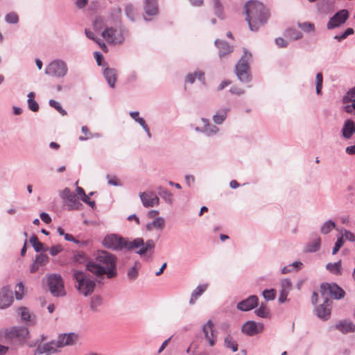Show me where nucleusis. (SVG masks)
Returning a JSON list of instances; mask_svg holds the SVG:
<instances>
[{
	"label": "nucleus",
	"instance_id": "nucleus-1",
	"mask_svg": "<svg viewBox=\"0 0 355 355\" xmlns=\"http://www.w3.org/2000/svg\"><path fill=\"white\" fill-rule=\"evenodd\" d=\"M116 257L106 251L98 250L94 259L86 264L88 271L100 278L106 275L108 279H112L117 275Z\"/></svg>",
	"mask_w": 355,
	"mask_h": 355
},
{
	"label": "nucleus",
	"instance_id": "nucleus-2",
	"mask_svg": "<svg viewBox=\"0 0 355 355\" xmlns=\"http://www.w3.org/2000/svg\"><path fill=\"white\" fill-rule=\"evenodd\" d=\"M245 20L252 31H257L263 26L269 19L270 12L260 1H248L245 6Z\"/></svg>",
	"mask_w": 355,
	"mask_h": 355
},
{
	"label": "nucleus",
	"instance_id": "nucleus-3",
	"mask_svg": "<svg viewBox=\"0 0 355 355\" xmlns=\"http://www.w3.org/2000/svg\"><path fill=\"white\" fill-rule=\"evenodd\" d=\"M71 271L78 291L85 297L92 295L96 285L95 281L85 272L75 269Z\"/></svg>",
	"mask_w": 355,
	"mask_h": 355
},
{
	"label": "nucleus",
	"instance_id": "nucleus-4",
	"mask_svg": "<svg viewBox=\"0 0 355 355\" xmlns=\"http://www.w3.org/2000/svg\"><path fill=\"white\" fill-rule=\"evenodd\" d=\"M155 243L153 239H148L146 242L142 238L134 239H125L123 249L128 251H135L140 256H147L148 252L155 248Z\"/></svg>",
	"mask_w": 355,
	"mask_h": 355
},
{
	"label": "nucleus",
	"instance_id": "nucleus-5",
	"mask_svg": "<svg viewBox=\"0 0 355 355\" xmlns=\"http://www.w3.org/2000/svg\"><path fill=\"white\" fill-rule=\"evenodd\" d=\"M0 337L4 338L8 343H17L23 345L29 338L28 328L22 326H15L10 328H6L0 331Z\"/></svg>",
	"mask_w": 355,
	"mask_h": 355
},
{
	"label": "nucleus",
	"instance_id": "nucleus-6",
	"mask_svg": "<svg viewBox=\"0 0 355 355\" xmlns=\"http://www.w3.org/2000/svg\"><path fill=\"white\" fill-rule=\"evenodd\" d=\"M322 297L324 299L325 303L331 302L329 297L334 300H340L345 295V291L336 283H322L320 287Z\"/></svg>",
	"mask_w": 355,
	"mask_h": 355
},
{
	"label": "nucleus",
	"instance_id": "nucleus-7",
	"mask_svg": "<svg viewBox=\"0 0 355 355\" xmlns=\"http://www.w3.org/2000/svg\"><path fill=\"white\" fill-rule=\"evenodd\" d=\"M252 58V54L247 49H243V55L236 65V74L242 82H249L251 79L248 62Z\"/></svg>",
	"mask_w": 355,
	"mask_h": 355
},
{
	"label": "nucleus",
	"instance_id": "nucleus-8",
	"mask_svg": "<svg viewBox=\"0 0 355 355\" xmlns=\"http://www.w3.org/2000/svg\"><path fill=\"white\" fill-rule=\"evenodd\" d=\"M48 285L51 293L55 297L65 295L62 278L59 274H51L48 277Z\"/></svg>",
	"mask_w": 355,
	"mask_h": 355
},
{
	"label": "nucleus",
	"instance_id": "nucleus-9",
	"mask_svg": "<svg viewBox=\"0 0 355 355\" xmlns=\"http://www.w3.org/2000/svg\"><path fill=\"white\" fill-rule=\"evenodd\" d=\"M125 239L117 234H108L102 241V245L105 248L112 250H123V243Z\"/></svg>",
	"mask_w": 355,
	"mask_h": 355
},
{
	"label": "nucleus",
	"instance_id": "nucleus-10",
	"mask_svg": "<svg viewBox=\"0 0 355 355\" xmlns=\"http://www.w3.org/2000/svg\"><path fill=\"white\" fill-rule=\"evenodd\" d=\"M67 66L64 62L54 60L46 67L45 73L53 76L63 77L67 74Z\"/></svg>",
	"mask_w": 355,
	"mask_h": 355
},
{
	"label": "nucleus",
	"instance_id": "nucleus-11",
	"mask_svg": "<svg viewBox=\"0 0 355 355\" xmlns=\"http://www.w3.org/2000/svg\"><path fill=\"white\" fill-rule=\"evenodd\" d=\"M102 37L110 44H121L124 37L120 30L114 28H107L102 33Z\"/></svg>",
	"mask_w": 355,
	"mask_h": 355
},
{
	"label": "nucleus",
	"instance_id": "nucleus-12",
	"mask_svg": "<svg viewBox=\"0 0 355 355\" xmlns=\"http://www.w3.org/2000/svg\"><path fill=\"white\" fill-rule=\"evenodd\" d=\"M348 17L349 12L347 10L343 9L340 10L330 18L327 24V29L331 30L340 26L345 23Z\"/></svg>",
	"mask_w": 355,
	"mask_h": 355
},
{
	"label": "nucleus",
	"instance_id": "nucleus-13",
	"mask_svg": "<svg viewBox=\"0 0 355 355\" xmlns=\"http://www.w3.org/2000/svg\"><path fill=\"white\" fill-rule=\"evenodd\" d=\"M14 302L13 292L8 285L0 289V309L10 307Z\"/></svg>",
	"mask_w": 355,
	"mask_h": 355
},
{
	"label": "nucleus",
	"instance_id": "nucleus-14",
	"mask_svg": "<svg viewBox=\"0 0 355 355\" xmlns=\"http://www.w3.org/2000/svg\"><path fill=\"white\" fill-rule=\"evenodd\" d=\"M263 329L264 325L263 323L249 320L243 324L241 331L248 336H253L261 333Z\"/></svg>",
	"mask_w": 355,
	"mask_h": 355
},
{
	"label": "nucleus",
	"instance_id": "nucleus-15",
	"mask_svg": "<svg viewBox=\"0 0 355 355\" xmlns=\"http://www.w3.org/2000/svg\"><path fill=\"white\" fill-rule=\"evenodd\" d=\"M78 339V335L73 332L60 334L55 342L56 347H62L64 346L73 345L77 342Z\"/></svg>",
	"mask_w": 355,
	"mask_h": 355
},
{
	"label": "nucleus",
	"instance_id": "nucleus-16",
	"mask_svg": "<svg viewBox=\"0 0 355 355\" xmlns=\"http://www.w3.org/2000/svg\"><path fill=\"white\" fill-rule=\"evenodd\" d=\"M259 298L257 295H252L248 298L239 302L236 308L241 311H248L257 306Z\"/></svg>",
	"mask_w": 355,
	"mask_h": 355
},
{
	"label": "nucleus",
	"instance_id": "nucleus-17",
	"mask_svg": "<svg viewBox=\"0 0 355 355\" xmlns=\"http://www.w3.org/2000/svg\"><path fill=\"white\" fill-rule=\"evenodd\" d=\"M214 324L209 320L206 324L203 325L202 331L205 335V339L208 341L210 346H214L216 344V336L214 334Z\"/></svg>",
	"mask_w": 355,
	"mask_h": 355
},
{
	"label": "nucleus",
	"instance_id": "nucleus-18",
	"mask_svg": "<svg viewBox=\"0 0 355 355\" xmlns=\"http://www.w3.org/2000/svg\"><path fill=\"white\" fill-rule=\"evenodd\" d=\"M323 300L324 302L322 304H319L315 308V313L319 318L327 320L331 315V302L325 303L324 299Z\"/></svg>",
	"mask_w": 355,
	"mask_h": 355
},
{
	"label": "nucleus",
	"instance_id": "nucleus-19",
	"mask_svg": "<svg viewBox=\"0 0 355 355\" xmlns=\"http://www.w3.org/2000/svg\"><path fill=\"white\" fill-rule=\"evenodd\" d=\"M165 223H147L146 234L149 237L158 239L164 228Z\"/></svg>",
	"mask_w": 355,
	"mask_h": 355
},
{
	"label": "nucleus",
	"instance_id": "nucleus-20",
	"mask_svg": "<svg viewBox=\"0 0 355 355\" xmlns=\"http://www.w3.org/2000/svg\"><path fill=\"white\" fill-rule=\"evenodd\" d=\"M55 342H50L43 345H38L34 355L51 354L57 352Z\"/></svg>",
	"mask_w": 355,
	"mask_h": 355
},
{
	"label": "nucleus",
	"instance_id": "nucleus-21",
	"mask_svg": "<svg viewBox=\"0 0 355 355\" xmlns=\"http://www.w3.org/2000/svg\"><path fill=\"white\" fill-rule=\"evenodd\" d=\"M140 198L145 207H153L159 203V198L153 192L141 193Z\"/></svg>",
	"mask_w": 355,
	"mask_h": 355
},
{
	"label": "nucleus",
	"instance_id": "nucleus-22",
	"mask_svg": "<svg viewBox=\"0 0 355 355\" xmlns=\"http://www.w3.org/2000/svg\"><path fill=\"white\" fill-rule=\"evenodd\" d=\"M215 45L218 49V55L220 59L230 55L233 51V46L229 43L223 40H216Z\"/></svg>",
	"mask_w": 355,
	"mask_h": 355
},
{
	"label": "nucleus",
	"instance_id": "nucleus-23",
	"mask_svg": "<svg viewBox=\"0 0 355 355\" xmlns=\"http://www.w3.org/2000/svg\"><path fill=\"white\" fill-rule=\"evenodd\" d=\"M336 328L343 334L355 331V324L351 321L340 320L336 324Z\"/></svg>",
	"mask_w": 355,
	"mask_h": 355
},
{
	"label": "nucleus",
	"instance_id": "nucleus-24",
	"mask_svg": "<svg viewBox=\"0 0 355 355\" xmlns=\"http://www.w3.org/2000/svg\"><path fill=\"white\" fill-rule=\"evenodd\" d=\"M158 0H146L144 10L146 15L150 16L156 15L158 13Z\"/></svg>",
	"mask_w": 355,
	"mask_h": 355
},
{
	"label": "nucleus",
	"instance_id": "nucleus-25",
	"mask_svg": "<svg viewBox=\"0 0 355 355\" xmlns=\"http://www.w3.org/2000/svg\"><path fill=\"white\" fill-rule=\"evenodd\" d=\"M355 133V123L350 119L345 121L343 128V135L346 139H349Z\"/></svg>",
	"mask_w": 355,
	"mask_h": 355
},
{
	"label": "nucleus",
	"instance_id": "nucleus-26",
	"mask_svg": "<svg viewBox=\"0 0 355 355\" xmlns=\"http://www.w3.org/2000/svg\"><path fill=\"white\" fill-rule=\"evenodd\" d=\"M207 284H201L198 286L191 293L189 300L190 304H194L199 297L207 290Z\"/></svg>",
	"mask_w": 355,
	"mask_h": 355
},
{
	"label": "nucleus",
	"instance_id": "nucleus-27",
	"mask_svg": "<svg viewBox=\"0 0 355 355\" xmlns=\"http://www.w3.org/2000/svg\"><path fill=\"white\" fill-rule=\"evenodd\" d=\"M104 76L110 86L114 87L116 79L115 70L113 69L106 68L104 71Z\"/></svg>",
	"mask_w": 355,
	"mask_h": 355
},
{
	"label": "nucleus",
	"instance_id": "nucleus-28",
	"mask_svg": "<svg viewBox=\"0 0 355 355\" xmlns=\"http://www.w3.org/2000/svg\"><path fill=\"white\" fill-rule=\"evenodd\" d=\"M204 123V127L200 129L201 131L206 132L208 135L216 134L218 131V128L209 123L208 121L204 119H201ZM196 130H200L199 128H196Z\"/></svg>",
	"mask_w": 355,
	"mask_h": 355
},
{
	"label": "nucleus",
	"instance_id": "nucleus-29",
	"mask_svg": "<svg viewBox=\"0 0 355 355\" xmlns=\"http://www.w3.org/2000/svg\"><path fill=\"white\" fill-rule=\"evenodd\" d=\"M18 313L20 315L23 321L29 322L30 324H34V322L32 320V315L31 314L28 308L25 306L19 308Z\"/></svg>",
	"mask_w": 355,
	"mask_h": 355
},
{
	"label": "nucleus",
	"instance_id": "nucleus-30",
	"mask_svg": "<svg viewBox=\"0 0 355 355\" xmlns=\"http://www.w3.org/2000/svg\"><path fill=\"white\" fill-rule=\"evenodd\" d=\"M66 201L67 206L71 209H78L80 207L82 206V204L80 203L77 196L75 193L71 195V196H69V198L67 200H66Z\"/></svg>",
	"mask_w": 355,
	"mask_h": 355
},
{
	"label": "nucleus",
	"instance_id": "nucleus-31",
	"mask_svg": "<svg viewBox=\"0 0 355 355\" xmlns=\"http://www.w3.org/2000/svg\"><path fill=\"white\" fill-rule=\"evenodd\" d=\"M326 268L329 270L331 273L340 275L342 274V269H341V260H339L337 262L335 263H329L326 266Z\"/></svg>",
	"mask_w": 355,
	"mask_h": 355
},
{
	"label": "nucleus",
	"instance_id": "nucleus-32",
	"mask_svg": "<svg viewBox=\"0 0 355 355\" xmlns=\"http://www.w3.org/2000/svg\"><path fill=\"white\" fill-rule=\"evenodd\" d=\"M320 244L321 239L320 237H317L307 244L306 251L310 252H315L319 250Z\"/></svg>",
	"mask_w": 355,
	"mask_h": 355
},
{
	"label": "nucleus",
	"instance_id": "nucleus-33",
	"mask_svg": "<svg viewBox=\"0 0 355 355\" xmlns=\"http://www.w3.org/2000/svg\"><path fill=\"white\" fill-rule=\"evenodd\" d=\"M224 345L225 347L231 349L233 352L238 350V344L230 335H227L225 338Z\"/></svg>",
	"mask_w": 355,
	"mask_h": 355
},
{
	"label": "nucleus",
	"instance_id": "nucleus-34",
	"mask_svg": "<svg viewBox=\"0 0 355 355\" xmlns=\"http://www.w3.org/2000/svg\"><path fill=\"white\" fill-rule=\"evenodd\" d=\"M255 313L257 316L262 318H269L270 315V311L266 306V304H263V303L261 304V306L255 310Z\"/></svg>",
	"mask_w": 355,
	"mask_h": 355
},
{
	"label": "nucleus",
	"instance_id": "nucleus-35",
	"mask_svg": "<svg viewBox=\"0 0 355 355\" xmlns=\"http://www.w3.org/2000/svg\"><path fill=\"white\" fill-rule=\"evenodd\" d=\"M131 117L138 122L143 128L149 134V128L146 123L145 120L143 118L139 117V113L138 112H130Z\"/></svg>",
	"mask_w": 355,
	"mask_h": 355
},
{
	"label": "nucleus",
	"instance_id": "nucleus-36",
	"mask_svg": "<svg viewBox=\"0 0 355 355\" xmlns=\"http://www.w3.org/2000/svg\"><path fill=\"white\" fill-rule=\"evenodd\" d=\"M227 110H218L214 116V121L217 124H221L227 117Z\"/></svg>",
	"mask_w": 355,
	"mask_h": 355
},
{
	"label": "nucleus",
	"instance_id": "nucleus-37",
	"mask_svg": "<svg viewBox=\"0 0 355 355\" xmlns=\"http://www.w3.org/2000/svg\"><path fill=\"white\" fill-rule=\"evenodd\" d=\"M35 94L33 92H30L28 94V107L33 112H37L39 110V105L34 100Z\"/></svg>",
	"mask_w": 355,
	"mask_h": 355
},
{
	"label": "nucleus",
	"instance_id": "nucleus-38",
	"mask_svg": "<svg viewBox=\"0 0 355 355\" xmlns=\"http://www.w3.org/2000/svg\"><path fill=\"white\" fill-rule=\"evenodd\" d=\"M103 299L100 295H94L91 299L90 308L94 311H97L98 307L101 305Z\"/></svg>",
	"mask_w": 355,
	"mask_h": 355
},
{
	"label": "nucleus",
	"instance_id": "nucleus-39",
	"mask_svg": "<svg viewBox=\"0 0 355 355\" xmlns=\"http://www.w3.org/2000/svg\"><path fill=\"white\" fill-rule=\"evenodd\" d=\"M30 243L32 244V246L37 252L45 250L43 249V244L38 241V239L35 235H33L31 237Z\"/></svg>",
	"mask_w": 355,
	"mask_h": 355
},
{
	"label": "nucleus",
	"instance_id": "nucleus-40",
	"mask_svg": "<svg viewBox=\"0 0 355 355\" xmlns=\"http://www.w3.org/2000/svg\"><path fill=\"white\" fill-rule=\"evenodd\" d=\"M87 255L84 252L78 251L73 256V261L76 263H83L87 261Z\"/></svg>",
	"mask_w": 355,
	"mask_h": 355
},
{
	"label": "nucleus",
	"instance_id": "nucleus-41",
	"mask_svg": "<svg viewBox=\"0 0 355 355\" xmlns=\"http://www.w3.org/2000/svg\"><path fill=\"white\" fill-rule=\"evenodd\" d=\"M203 76L204 73L201 71H196L193 73H190L187 76L186 82L193 83L196 78L200 80L203 79Z\"/></svg>",
	"mask_w": 355,
	"mask_h": 355
},
{
	"label": "nucleus",
	"instance_id": "nucleus-42",
	"mask_svg": "<svg viewBox=\"0 0 355 355\" xmlns=\"http://www.w3.org/2000/svg\"><path fill=\"white\" fill-rule=\"evenodd\" d=\"M24 286L22 282L17 284L15 286V295L17 300H21L24 297Z\"/></svg>",
	"mask_w": 355,
	"mask_h": 355
},
{
	"label": "nucleus",
	"instance_id": "nucleus-43",
	"mask_svg": "<svg viewBox=\"0 0 355 355\" xmlns=\"http://www.w3.org/2000/svg\"><path fill=\"white\" fill-rule=\"evenodd\" d=\"M138 263L137 262H135V266L131 267L130 268L128 269V272H127V276H128V278L130 280V281H133L135 279H136L138 277V270L136 267V265Z\"/></svg>",
	"mask_w": 355,
	"mask_h": 355
},
{
	"label": "nucleus",
	"instance_id": "nucleus-44",
	"mask_svg": "<svg viewBox=\"0 0 355 355\" xmlns=\"http://www.w3.org/2000/svg\"><path fill=\"white\" fill-rule=\"evenodd\" d=\"M286 35L289 37L291 40H298L302 37V33L294 28L287 29Z\"/></svg>",
	"mask_w": 355,
	"mask_h": 355
},
{
	"label": "nucleus",
	"instance_id": "nucleus-45",
	"mask_svg": "<svg viewBox=\"0 0 355 355\" xmlns=\"http://www.w3.org/2000/svg\"><path fill=\"white\" fill-rule=\"evenodd\" d=\"M263 297L266 300H273L276 296V291L273 288L264 290L262 293Z\"/></svg>",
	"mask_w": 355,
	"mask_h": 355
},
{
	"label": "nucleus",
	"instance_id": "nucleus-46",
	"mask_svg": "<svg viewBox=\"0 0 355 355\" xmlns=\"http://www.w3.org/2000/svg\"><path fill=\"white\" fill-rule=\"evenodd\" d=\"M213 3L215 14L218 17H221L223 14V6L220 0H213Z\"/></svg>",
	"mask_w": 355,
	"mask_h": 355
},
{
	"label": "nucleus",
	"instance_id": "nucleus-47",
	"mask_svg": "<svg viewBox=\"0 0 355 355\" xmlns=\"http://www.w3.org/2000/svg\"><path fill=\"white\" fill-rule=\"evenodd\" d=\"M299 28L305 32H313L315 31V26L310 22H304L298 24Z\"/></svg>",
	"mask_w": 355,
	"mask_h": 355
},
{
	"label": "nucleus",
	"instance_id": "nucleus-48",
	"mask_svg": "<svg viewBox=\"0 0 355 355\" xmlns=\"http://www.w3.org/2000/svg\"><path fill=\"white\" fill-rule=\"evenodd\" d=\"M292 288V284L290 279H284L281 282V290L289 293Z\"/></svg>",
	"mask_w": 355,
	"mask_h": 355
},
{
	"label": "nucleus",
	"instance_id": "nucleus-49",
	"mask_svg": "<svg viewBox=\"0 0 355 355\" xmlns=\"http://www.w3.org/2000/svg\"><path fill=\"white\" fill-rule=\"evenodd\" d=\"M323 77L322 73H318L316 75V93L318 94H321L322 88Z\"/></svg>",
	"mask_w": 355,
	"mask_h": 355
},
{
	"label": "nucleus",
	"instance_id": "nucleus-50",
	"mask_svg": "<svg viewBox=\"0 0 355 355\" xmlns=\"http://www.w3.org/2000/svg\"><path fill=\"white\" fill-rule=\"evenodd\" d=\"M344 244L343 236L338 237L337 241L332 249V254H336Z\"/></svg>",
	"mask_w": 355,
	"mask_h": 355
},
{
	"label": "nucleus",
	"instance_id": "nucleus-51",
	"mask_svg": "<svg viewBox=\"0 0 355 355\" xmlns=\"http://www.w3.org/2000/svg\"><path fill=\"white\" fill-rule=\"evenodd\" d=\"M354 29L352 28H348L346 29V31L341 35H338L334 37V39L337 40L338 41L340 42L343 40H345L348 35L354 34Z\"/></svg>",
	"mask_w": 355,
	"mask_h": 355
},
{
	"label": "nucleus",
	"instance_id": "nucleus-52",
	"mask_svg": "<svg viewBox=\"0 0 355 355\" xmlns=\"http://www.w3.org/2000/svg\"><path fill=\"white\" fill-rule=\"evenodd\" d=\"M49 105L54 107L58 112H59L62 115L64 116L67 114V112L64 110L62 109L60 103L54 100L49 101Z\"/></svg>",
	"mask_w": 355,
	"mask_h": 355
},
{
	"label": "nucleus",
	"instance_id": "nucleus-53",
	"mask_svg": "<svg viewBox=\"0 0 355 355\" xmlns=\"http://www.w3.org/2000/svg\"><path fill=\"white\" fill-rule=\"evenodd\" d=\"M49 261L47 255L44 254H40L36 256L35 261L37 262L40 266L45 264Z\"/></svg>",
	"mask_w": 355,
	"mask_h": 355
},
{
	"label": "nucleus",
	"instance_id": "nucleus-54",
	"mask_svg": "<svg viewBox=\"0 0 355 355\" xmlns=\"http://www.w3.org/2000/svg\"><path fill=\"white\" fill-rule=\"evenodd\" d=\"M334 228H336V223H324L320 230L322 234H326L330 232Z\"/></svg>",
	"mask_w": 355,
	"mask_h": 355
},
{
	"label": "nucleus",
	"instance_id": "nucleus-55",
	"mask_svg": "<svg viewBox=\"0 0 355 355\" xmlns=\"http://www.w3.org/2000/svg\"><path fill=\"white\" fill-rule=\"evenodd\" d=\"M6 20L8 23L16 24L19 20L18 15L15 12H10L6 15Z\"/></svg>",
	"mask_w": 355,
	"mask_h": 355
},
{
	"label": "nucleus",
	"instance_id": "nucleus-56",
	"mask_svg": "<svg viewBox=\"0 0 355 355\" xmlns=\"http://www.w3.org/2000/svg\"><path fill=\"white\" fill-rule=\"evenodd\" d=\"M354 99H355V87L347 92V95L344 97V101L347 103L349 101Z\"/></svg>",
	"mask_w": 355,
	"mask_h": 355
},
{
	"label": "nucleus",
	"instance_id": "nucleus-57",
	"mask_svg": "<svg viewBox=\"0 0 355 355\" xmlns=\"http://www.w3.org/2000/svg\"><path fill=\"white\" fill-rule=\"evenodd\" d=\"M125 11L126 13V15L131 19L132 20L134 19L135 17V8L133 6L128 5L125 6Z\"/></svg>",
	"mask_w": 355,
	"mask_h": 355
},
{
	"label": "nucleus",
	"instance_id": "nucleus-58",
	"mask_svg": "<svg viewBox=\"0 0 355 355\" xmlns=\"http://www.w3.org/2000/svg\"><path fill=\"white\" fill-rule=\"evenodd\" d=\"M244 92L245 91L243 89H242L241 87H240L237 85H234L230 89V92L232 94L238 95V96L243 94Z\"/></svg>",
	"mask_w": 355,
	"mask_h": 355
},
{
	"label": "nucleus",
	"instance_id": "nucleus-59",
	"mask_svg": "<svg viewBox=\"0 0 355 355\" xmlns=\"http://www.w3.org/2000/svg\"><path fill=\"white\" fill-rule=\"evenodd\" d=\"M62 250V248L61 245H53L52 246L50 250H49V252L51 254V256H55L57 255L59 252H60Z\"/></svg>",
	"mask_w": 355,
	"mask_h": 355
},
{
	"label": "nucleus",
	"instance_id": "nucleus-60",
	"mask_svg": "<svg viewBox=\"0 0 355 355\" xmlns=\"http://www.w3.org/2000/svg\"><path fill=\"white\" fill-rule=\"evenodd\" d=\"M341 236H343L346 240H348L349 241H355V236L353 233L351 232L345 230L344 234H342Z\"/></svg>",
	"mask_w": 355,
	"mask_h": 355
},
{
	"label": "nucleus",
	"instance_id": "nucleus-61",
	"mask_svg": "<svg viewBox=\"0 0 355 355\" xmlns=\"http://www.w3.org/2000/svg\"><path fill=\"white\" fill-rule=\"evenodd\" d=\"M82 132L85 134V137L80 136L79 137L80 140H81V141L86 140V139H89L90 137L91 134H90L87 127L83 126L82 127Z\"/></svg>",
	"mask_w": 355,
	"mask_h": 355
},
{
	"label": "nucleus",
	"instance_id": "nucleus-62",
	"mask_svg": "<svg viewBox=\"0 0 355 355\" xmlns=\"http://www.w3.org/2000/svg\"><path fill=\"white\" fill-rule=\"evenodd\" d=\"M74 193L71 192V190L68 188H65L61 194V197L64 200H67L71 195L73 194Z\"/></svg>",
	"mask_w": 355,
	"mask_h": 355
},
{
	"label": "nucleus",
	"instance_id": "nucleus-63",
	"mask_svg": "<svg viewBox=\"0 0 355 355\" xmlns=\"http://www.w3.org/2000/svg\"><path fill=\"white\" fill-rule=\"evenodd\" d=\"M289 293H287L286 291H283L280 290L279 297V302L280 303H284L287 301V296Z\"/></svg>",
	"mask_w": 355,
	"mask_h": 355
},
{
	"label": "nucleus",
	"instance_id": "nucleus-64",
	"mask_svg": "<svg viewBox=\"0 0 355 355\" xmlns=\"http://www.w3.org/2000/svg\"><path fill=\"white\" fill-rule=\"evenodd\" d=\"M290 265L291 266V268L293 271H298L301 270L303 266V263L300 261H295Z\"/></svg>",
	"mask_w": 355,
	"mask_h": 355
}]
</instances>
